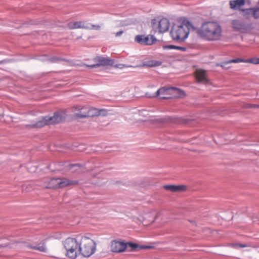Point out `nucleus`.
Returning a JSON list of instances; mask_svg holds the SVG:
<instances>
[{
  "label": "nucleus",
  "mask_w": 259,
  "mask_h": 259,
  "mask_svg": "<svg viewBox=\"0 0 259 259\" xmlns=\"http://www.w3.org/2000/svg\"><path fill=\"white\" fill-rule=\"evenodd\" d=\"M199 36L208 41H216L220 39L222 29L221 26L215 21L204 22L197 29Z\"/></svg>",
  "instance_id": "nucleus-1"
},
{
  "label": "nucleus",
  "mask_w": 259,
  "mask_h": 259,
  "mask_svg": "<svg viewBox=\"0 0 259 259\" xmlns=\"http://www.w3.org/2000/svg\"><path fill=\"white\" fill-rule=\"evenodd\" d=\"M194 28L191 22L184 21L180 24H174L170 34L173 40L184 41L188 37L190 31Z\"/></svg>",
  "instance_id": "nucleus-2"
},
{
  "label": "nucleus",
  "mask_w": 259,
  "mask_h": 259,
  "mask_svg": "<svg viewBox=\"0 0 259 259\" xmlns=\"http://www.w3.org/2000/svg\"><path fill=\"white\" fill-rule=\"evenodd\" d=\"M80 239L68 237L63 242L66 250V256L72 259L76 258L80 254Z\"/></svg>",
  "instance_id": "nucleus-3"
},
{
  "label": "nucleus",
  "mask_w": 259,
  "mask_h": 259,
  "mask_svg": "<svg viewBox=\"0 0 259 259\" xmlns=\"http://www.w3.org/2000/svg\"><path fill=\"white\" fill-rule=\"evenodd\" d=\"M80 254L85 257H88L93 254L96 250V243L91 238L87 236L80 238Z\"/></svg>",
  "instance_id": "nucleus-4"
},
{
  "label": "nucleus",
  "mask_w": 259,
  "mask_h": 259,
  "mask_svg": "<svg viewBox=\"0 0 259 259\" xmlns=\"http://www.w3.org/2000/svg\"><path fill=\"white\" fill-rule=\"evenodd\" d=\"M63 118L64 117L61 113L56 112L52 117H42L41 120L37 121L36 123L27 126L31 127L40 128L48 124L59 123L63 120Z\"/></svg>",
  "instance_id": "nucleus-5"
},
{
  "label": "nucleus",
  "mask_w": 259,
  "mask_h": 259,
  "mask_svg": "<svg viewBox=\"0 0 259 259\" xmlns=\"http://www.w3.org/2000/svg\"><path fill=\"white\" fill-rule=\"evenodd\" d=\"M77 183V181H71L66 178L52 179L47 183L46 187L48 189H59Z\"/></svg>",
  "instance_id": "nucleus-6"
},
{
  "label": "nucleus",
  "mask_w": 259,
  "mask_h": 259,
  "mask_svg": "<svg viewBox=\"0 0 259 259\" xmlns=\"http://www.w3.org/2000/svg\"><path fill=\"white\" fill-rule=\"evenodd\" d=\"M169 27L170 22L167 18L158 17L152 21V27L155 32L164 33L169 30Z\"/></svg>",
  "instance_id": "nucleus-7"
},
{
  "label": "nucleus",
  "mask_w": 259,
  "mask_h": 259,
  "mask_svg": "<svg viewBox=\"0 0 259 259\" xmlns=\"http://www.w3.org/2000/svg\"><path fill=\"white\" fill-rule=\"evenodd\" d=\"M68 27L71 29L77 28H84L88 29L98 30L100 28V26L98 25H91L85 22L75 21L70 22L68 24Z\"/></svg>",
  "instance_id": "nucleus-8"
},
{
  "label": "nucleus",
  "mask_w": 259,
  "mask_h": 259,
  "mask_svg": "<svg viewBox=\"0 0 259 259\" xmlns=\"http://www.w3.org/2000/svg\"><path fill=\"white\" fill-rule=\"evenodd\" d=\"M135 41L141 45H151L156 41V39L153 35H138Z\"/></svg>",
  "instance_id": "nucleus-9"
},
{
  "label": "nucleus",
  "mask_w": 259,
  "mask_h": 259,
  "mask_svg": "<svg viewBox=\"0 0 259 259\" xmlns=\"http://www.w3.org/2000/svg\"><path fill=\"white\" fill-rule=\"evenodd\" d=\"M94 62L96 63L89 65L91 68H96L100 66L112 65L113 64V61L109 58H106L102 56H97L94 59Z\"/></svg>",
  "instance_id": "nucleus-10"
},
{
  "label": "nucleus",
  "mask_w": 259,
  "mask_h": 259,
  "mask_svg": "<svg viewBox=\"0 0 259 259\" xmlns=\"http://www.w3.org/2000/svg\"><path fill=\"white\" fill-rule=\"evenodd\" d=\"M232 25L235 30L242 33L247 32L250 29L251 27L250 25H248L244 22L239 20L232 21Z\"/></svg>",
  "instance_id": "nucleus-11"
},
{
  "label": "nucleus",
  "mask_w": 259,
  "mask_h": 259,
  "mask_svg": "<svg viewBox=\"0 0 259 259\" xmlns=\"http://www.w3.org/2000/svg\"><path fill=\"white\" fill-rule=\"evenodd\" d=\"M111 250L114 252H121L125 250L127 244L122 241L114 240L111 242Z\"/></svg>",
  "instance_id": "nucleus-12"
},
{
  "label": "nucleus",
  "mask_w": 259,
  "mask_h": 259,
  "mask_svg": "<svg viewBox=\"0 0 259 259\" xmlns=\"http://www.w3.org/2000/svg\"><path fill=\"white\" fill-rule=\"evenodd\" d=\"M26 247L29 249L37 250L41 252L46 253L48 251V248L45 242L44 241H41L39 243L32 242L27 244Z\"/></svg>",
  "instance_id": "nucleus-13"
},
{
  "label": "nucleus",
  "mask_w": 259,
  "mask_h": 259,
  "mask_svg": "<svg viewBox=\"0 0 259 259\" xmlns=\"http://www.w3.org/2000/svg\"><path fill=\"white\" fill-rule=\"evenodd\" d=\"M88 106H78L73 107L72 110L77 118H87L88 115Z\"/></svg>",
  "instance_id": "nucleus-14"
},
{
  "label": "nucleus",
  "mask_w": 259,
  "mask_h": 259,
  "mask_svg": "<svg viewBox=\"0 0 259 259\" xmlns=\"http://www.w3.org/2000/svg\"><path fill=\"white\" fill-rule=\"evenodd\" d=\"M196 78L197 80L201 83L206 85L210 84L209 80L207 77L206 72L202 69H197L196 71Z\"/></svg>",
  "instance_id": "nucleus-15"
},
{
  "label": "nucleus",
  "mask_w": 259,
  "mask_h": 259,
  "mask_svg": "<svg viewBox=\"0 0 259 259\" xmlns=\"http://www.w3.org/2000/svg\"><path fill=\"white\" fill-rule=\"evenodd\" d=\"M163 188L172 192H182L186 190V187L184 185H167L163 186Z\"/></svg>",
  "instance_id": "nucleus-16"
},
{
  "label": "nucleus",
  "mask_w": 259,
  "mask_h": 259,
  "mask_svg": "<svg viewBox=\"0 0 259 259\" xmlns=\"http://www.w3.org/2000/svg\"><path fill=\"white\" fill-rule=\"evenodd\" d=\"M156 218V212L152 210L149 212L144 214V225H147V223H151L154 222Z\"/></svg>",
  "instance_id": "nucleus-17"
},
{
  "label": "nucleus",
  "mask_w": 259,
  "mask_h": 259,
  "mask_svg": "<svg viewBox=\"0 0 259 259\" xmlns=\"http://www.w3.org/2000/svg\"><path fill=\"white\" fill-rule=\"evenodd\" d=\"M173 89H171V87L167 88V87H161L156 92V97L162 95V96H168L171 95V91H172Z\"/></svg>",
  "instance_id": "nucleus-18"
},
{
  "label": "nucleus",
  "mask_w": 259,
  "mask_h": 259,
  "mask_svg": "<svg viewBox=\"0 0 259 259\" xmlns=\"http://www.w3.org/2000/svg\"><path fill=\"white\" fill-rule=\"evenodd\" d=\"M171 89H173L170 93L172 97H184L186 96L185 92L179 88L171 87Z\"/></svg>",
  "instance_id": "nucleus-19"
},
{
  "label": "nucleus",
  "mask_w": 259,
  "mask_h": 259,
  "mask_svg": "<svg viewBox=\"0 0 259 259\" xmlns=\"http://www.w3.org/2000/svg\"><path fill=\"white\" fill-rule=\"evenodd\" d=\"M102 110H98L97 108L88 106L87 117L99 116L101 114Z\"/></svg>",
  "instance_id": "nucleus-20"
},
{
  "label": "nucleus",
  "mask_w": 259,
  "mask_h": 259,
  "mask_svg": "<svg viewBox=\"0 0 259 259\" xmlns=\"http://www.w3.org/2000/svg\"><path fill=\"white\" fill-rule=\"evenodd\" d=\"M245 0H235L230 2V8L233 10H236L239 7L245 5Z\"/></svg>",
  "instance_id": "nucleus-21"
},
{
  "label": "nucleus",
  "mask_w": 259,
  "mask_h": 259,
  "mask_svg": "<svg viewBox=\"0 0 259 259\" xmlns=\"http://www.w3.org/2000/svg\"><path fill=\"white\" fill-rule=\"evenodd\" d=\"M127 244V247H130L132 251H137L141 249H145V248H150V246H139L137 244L134 243H131V242H127L126 243Z\"/></svg>",
  "instance_id": "nucleus-22"
},
{
  "label": "nucleus",
  "mask_w": 259,
  "mask_h": 259,
  "mask_svg": "<svg viewBox=\"0 0 259 259\" xmlns=\"http://www.w3.org/2000/svg\"><path fill=\"white\" fill-rule=\"evenodd\" d=\"M245 60H244V59H240V58H237V59H232V60H230L222 62L220 65L223 68H226V66L229 63H240V62H245Z\"/></svg>",
  "instance_id": "nucleus-23"
},
{
  "label": "nucleus",
  "mask_w": 259,
  "mask_h": 259,
  "mask_svg": "<svg viewBox=\"0 0 259 259\" xmlns=\"http://www.w3.org/2000/svg\"><path fill=\"white\" fill-rule=\"evenodd\" d=\"M243 16L246 18H248L250 16H252V8L248 9H243L242 10Z\"/></svg>",
  "instance_id": "nucleus-24"
},
{
  "label": "nucleus",
  "mask_w": 259,
  "mask_h": 259,
  "mask_svg": "<svg viewBox=\"0 0 259 259\" xmlns=\"http://www.w3.org/2000/svg\"><path fill=\"white\" fill-rule=\"evenodd\" d=\"M252 16L254 19H259V7H256L252 8Z\"/></svg>",
  "instance_id": "nucleus-25"
},
{
  "label": "nucleus",
  "mask_w": 259,
  "mask_h": 259,
  "mask_svg": "<svg viewBox=\"0 0 259 259\" xmlns=\"http://www.w3.org/2000/svg\"><path fill=\"white\" fill-rule=\"evenodd\" d=\"M245 63H250L254 64H259V58H252L245 60Z\"/></svg>",
  "instance_id": "nucleus-26"
},
{
  "label": "nucleus",
  "mask_w": 259,
  "mask_h": 259,
  "mask_svg": "<svg viewBox=\"0 0 259 259\" xmlns=\"http://www.w3.org/2000/svg\"><path fill=\"white\" fill-rule=\"evenodd\" d=\"M178 47L175 45H165L162 47L163 50H171V49H176L177 50Z\"/></svg>",
  "instance_id": "nucleus-27"
},
{
  "label": "nucleus",
  "mask_w": 259,
  "mask_h": 259,
  "mask_svg": "<svg viewBox=\"0 0 259 259\" xmlns=\"http://www.w3.org/2000/svg\"><path fill=\"white\" fill-rule=\"evenodd\" d=\"M161 64L159 61H150L149 62L147 65L150 67L157 66L160 65Z\"/></svg>",
  "instance_id": "nucleus-28"
},
{
  "label": "nucleus",
  "mask_w": 259,
  "mask_h": 259,
  "mask_svg": "<svg viewBox=\"0 0 259 259\" xmlns=\"http://www.w3.org/2000/svg\"><path fill=\"white\" fill-rule=\"evenodd\" d=\"M232 246L233 247H241V248H243V247H248V246L246 244H241V243H234V244H232Z\"/></svg>",
  "instance_id": "nucleus-29"
},
{
  "label": "nucleus",
  "mask_w": 259,
  "mask_h": 259,
  "mask_svg": "<svg viewBox=\"0 0 259 259\" xmlns=\"http://www.w3.org/2000/svg\"><path fill=\"white\" fill-rule=\"evenodd\" d=\"M177 50H181V51H186V50H187V48H185V47H179L178 46V49Z\"/></svg>",
  "instance_id": "nucleus-30"
},
{
  "label": "nucleus",
  "mask_w": 259,
  "mask_h": 259,
  "mask_svg": "<svg viewBox=\"0 0 259 259\" xmlns=\"http://www.w3.org/2000/svg\"><path fill=\"white\" fill-rule=\"evenodd\" d=\"M123 33L122 31H119L115 33L116 36H119Z\"/></svg>",
  "instance_id": "nucleus-31"
},
{
  "label": "nucleus",
  "mask_w": 259,
  "mask_h": 259,
  "mask_svg": "<svg viewBox=\"0 0 259 259\" xmlns=\"http://www.w3.org/2000/svg\"><path fill=\"white\" fill-rule=\"evenodd\" d=\"M249 108H258V106L255 104H250L249 105Z\"/></svg>",
  "instance_id": "nucleus-32"
},
{
  "label": "nucleus",
  "mask_w": 259,
  "mask_h": 259,
  "mask_svg": "<svg viewBox=\"0 0 259 259\" xmlns=\"http://www.w3.org/2000/svg\"><path fill=\"white\" fill-rule=\"evenodd\" d=\"M4 62V61H0V64H3Z\"/></svg>",
  "instance_id": "nucleus-33"
},
{
  "label": "nucleus",
  "mask_w": 259,
  "mask_h": 259,
  "mask_svg": "<svg viewBox=\"0 0 259 259\" xmlns=\"http://www.w3.org/2000/svg\"><path fill=\"white\" fill-rule=\"evenodd\" d=\"M146 98H148V97H151L150 96H149L148 95V94H146Z\"/></svg>",
  "instance_id": "nucleus-34"
},
{
  "label": "nucleus",
  "mask_w": 259,
  "mask_h": 259,
  "mask_svg": "<svg viewBox=\"0 0 259 259\" xmlns=\"http://www.w3.org/2000/svg\"><path fill=\"white\" fill-rule=\"evenodd\" d=\"M140 121H145V120L144 119H139Z\"/></svg>",
  "instance_id": "nucleus-35"
},
{
  "label": "nucleus",
  "mask_w": 259,
  "mask_h": 259,
  "mask_svg": "<svg viewBox=\"0 0 259 259\" xmlns=\"http://www.w3.org/2000/svg\"><path fill=\"white\" fill-rule=\"evenodd\" d=\"M79 95H77V96H75L76 97H78Z\"/></svg>",
  "instance_id": "nucleus-36"
}]
</instances>
